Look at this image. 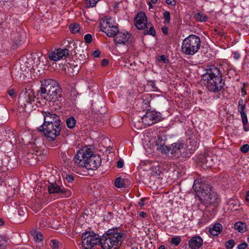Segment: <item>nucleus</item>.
I'll use <instances>...</instances> for the list:
<instances>
[{
  "label": "nucleus",
  "mask_w": 249,
  "mask_h": 249,
  "mask_svg": "<svg viewBox=\"0 0 249 249\" xmlns=\"http://www.w3.org/2000/svg\"><path fill=\"white\" fill-rule=\"evenodd\" d=\"M67 126L69 128H73L76 124V120L73 117H71L66 120Z\"/></svg>",
  "instance_id": "29"
},
{
  "label": "nucleus",
  "mask_w": 249,
  "mask_h": 249,
  "mask_svg": "<svg viewBox=\"0 0 249 249\" xmlns=\"http://www.w3.org/2000/svg\"><path fill=\"white\" fill-rule=\"evenodd\" d=\"M32 147L33 148V154H35L36 156H38L41 153V151L38 150V147L34 145Z\"/></svg>",
  "instance_id": "41"
},
{
  "label": "nucleus",
  "mask_w": 249,
  "mask_h": 249,
  "mask_svg": "<svg viewBox=\"0 0 249 249\" xmlns=\"http://www.w3.org/2000/svg\"><path fill=\"white\" fill-rule=\"evenodd\" d=\"M201 162L207 167H213L214 164V159L209 155H202L200 157Z\"/></svg>",
  "instance_id": "19"
},
{
  "label": "nucleus",
  "mask_w": 249,
  "mask_h": 249,
  "mask_svg": "<svg viewBox=\"0 0 249 249\" xmlns=\"http://www.w3.org/2000/svg\"><path fill=\"white\" fill-rule=\"evenodd\" d=\"M222 230V226L219 223H216L210 228L209 232L213 236L218 235Z\"/></svg>",
  "instance_id": "21"
},
{
  "label": "nucleus",
  "mask_w": 249,
  "mask_h": 249,
  "mask_svg": "<svg viewBox=\"0 0 249 249\" xmlns=\"http://www.w3.org/2000/svg\"><path fill=\"white\" fill-rule=\"evenodd\" d=\"M163 18L164 19V23H169L170 21V14L169 11H165L163 13Z\"/></svg>",
  "instance_id": "34"
},
{
  "label": "nucleus",
  "mask_w": 249,
  "mask_h": 249,
  "mask_svg": "<svg viewBox=\"0 0 249 249\" xmlns=\"http://www.w3.org/2000/svg\"><path fill=\"white\" fill-rule=\"evenodd\" d=\"M166 2L167 4H170L171 5H175L176 4L175 0H166Z\"/></svg>",
  "instance_id": "51"
},
{
  "label": "nucleus",
  "mask_w": 249,
  "mask_h": 249,
  "mask_svg": "<svg viewBox=\"0 0 249 249\" xmlns=\"http://www.w3.org/2000/svg\"><path fill=\"white\" fill-rule=\"evenodd\" d=\"M199 198L201 200L205 201L206 203L212 206L213 210H214L217 207L219 201L217 194L211 187H206L204 192H202V196H200Z\"/></svg>",
  "instance_id": "8"
},
{
  "label": "nucleus",
  "mask_w": 249,
  "mask_h": 249,
  "mask_svg": "<svg viewBox=\"0 0 249 249\" xmlns=\"http://www.w3.org/2000/svg\"><path fill=\"white\" fill-rule=\"evenodd\" d=\"M148 5H149V9H151V8H153V6H152V4H151V2H150V1H149V2H148Z\"/></svg>",
  "instance_id": "58"
},
{
  "label": "nucleus",
  "mask_w": 249,
  "mask_h": 249,
  "mask_svg": "<svg viewBox=\"0 0 249 249\" xmlns=\"http://www.w3.org/2000/svg\"><path fill=\"white\" fill-rule=\"evenodd\" d=\"M161 31L164 35H167L168 34V29L165 26L162 27L161 28Z\"/></svg>",
  "instance_id": "53"
},
{
  "label": "nucleus",
  "mask_w": 249,
  "mask_h": 249,
  "mask_svg": "<svg viewBox=\"0 0 249 249\" xmlns=\"http://www.w3.org/2000/svg\"><path fill=\"white\" fill-rule=\"evenodd\" d=\"M202 79L205 82L204 85L208 90L213 92L220 90L225 84L219 70L213 66L206 70Z\"/></svg>",
  "instance_id": "2"
},
{
  "label": "nucleus",
  "mask_w": 249,
  "mask_h": 249,
  "mask_svg": "<svg viewBox=\"0 0 249 249\" xmlns=\"http://www.w3.org/2000/svg\"><path fill=\"white\" fill-rule=\"evenodd\" d=\"M108 64V60L106 59H103L101 62V64L103 66H106Z\"/></svg>",
  "instance_id": "52"
},
{
  "label": "nucleus",
  "mask_w": 249,
  "mask_h": 249,
  "mask_svg": "<svg viewBox=\"0 0 249 249\" xmlns=\"http://www.w3.org/2000/svg\"><path fill=\"white\" fill-rule=\"evenodd\" d=\"M240 150L244 153H247L249 150V145L248 144H245L243 145L241 147Z\"/></svg>",
  "instance_id": "40"
},
{
  "label": "nucleus",
  "mask_w": 249,
  "mask_h": 249,
  "mask_svg": "<svg viewBox=\"0 0 249 249\" xmlns=\"http://www.w3.org/2000/svg\"><path fill=\"white\" fill-rule=\"evenodd\" d=\"M242 94L243 95H245L246 94L245 90L243 89H242Z\"/></svg>",
  "instance_id": "59"
},
{
  "label": "nucleus",
  "mask_w": 249,
  "mask_h": 249,
  "mask_svg": "<svg viewBox=\"0 0 249 249\" xmlns=\"http://www.w3.org/2000/svg\"><path fill=\"white\" fill-rule=\"evenodd\" d=\"M246 108V101L243 99H241L238 101V111L240 113V114L245 113V109Z\"/></svg>",
  "instance_id": "25"
},
{
  "label": "nucleus",
  "mask_w": 249,
  "mask_h": 249,
  "mask_svg": "<svg viewBox=\"0 0 249 249\" xmlns=\"http://www.w3.org/2000/svg\"><path fill=\"white\" fill-rule=\"evenodd\" d=\"M85 41L88 44L91 43L92 41V37L91 35L89 34H86L84 36Z\"/></svg>",
  "instance_id": "38"
},
{
  "label": "nucleus",
  "mask_w": 249,
  "mask_h": 249,
  "mask_svg": "<svg viewBox=\"0 0 249 249\" xmlns=\"http://www.w3.org/2000/svg\"><path fill=\"white\" fill-rule=\"evenodd\" d=\"M202 239L199 236H196L191 238L188 245L191 249H198L202 246Z\"/></svg>",
  "instance_id": "18"
},
{
  "label": "nucleus",
  "mask_w": 249,
  "mask_h": 249,
  "mask_svg": "<svg viewBox=\"0 0 249 249\" xmlns=\"http://www.w3.org/2000/svg\"><path fill=\"white\" fill-rule=\"evenodd\" d=\"M124 234L120 228L108 230L102 237V249H118L121 245Z\"/></svg>",
  "instance_id": "4"
},
{
  "label": "nucleus",
  "mask_w": 249,
  "mask_h": 249,
  "mask_svg": "<svg viewBox=\"0 0 249 249\" xmlns=\"http://www.w3.org/2000/svg\"><path fill=\"white\" fill-rule=\"evenodd\" d=\"M68 153L66 151L63 152L61 153V159L65 163H69L70 158H71V155H69V156H68Z\"/></svg>",
  "instance_id": "33"
},
{
  "label": "nucleus",
  "mask_w": 249,
  "mask_h": 249,
  "mask_svg": "<svg viewBox=\"0 0 249 249\" xmlns=\"http://www.w3.org/2000/svg\"><path fill=\"white\" fill-rule=\"evenodd\" d=\"M39 132L43 133L44 136L50 141H54L59 135L61 129V124H43L37 128Z\"/></svg>",
  "instance_id": "7"
},
{
  "label": "nucleus",
  "mask_w": 249,
  "mask_h": 249,
  "mask_svg": "<svg viewBox=\"0 0 249 249\" xmlns=\"http://www.w3.org/2000/svg\"><path fill=\"white\" fill-rule=\"evenodd\" d=\"M8 94L11 98H14L16 96V92L14 89H10L8 90Z\"/></svg>",
  "instance_id": "45"
},
{
  "label": "nucleus",
  "mask_w": 249,
  "mask_h": 249,
  "mask_svg": "<svg viewBox=\"0 0 249 249\" xmlns=\"http://www.w3.org/2000/svg\"><path fill=\"white\" fill-rule=\"evenodd\" d=\"M158 0H151V2L153 3H156L157 2Z\"/></svg>",
  "instance_id": "61"
},
{
  "label": "nucleus",
  "mask_w": 249,
  "mask_h": 249,
  "mask_svg": "<svg viewBox=\"0 0 249 249\" xmlns=\"http://www.w3.org/2000/svg\"><path fill=\"white\" fill-rule=\"evenodd\" d=\"M42 113L44 117V124H61L59 116L52 111H42Z\"/></svg>",
  "instance_id": "14"
},
{
  "label": "nucleus",
  "mask_w": 249,
  "mask_h": 249,
  "mask_svg": "<svg viewBox=\"0 0 249 249\" xmlns=\"http://www.w3.org/2000/svg\"><path fill=\"white\" fill-rule=\"evenodd\" d=\"M102 31L105 32L109 37H114V36H116L119 30L117 26L111 25V27L105 29L104 30H102Z\"/></svg>",
  "instance_id": "20"
},
{
  "label": "nucleus",
  "mask_w": 249,
  "mask_h": 249,
  "mask_svg": "<svg viewBox=\"0 0 249 249\" xmlns=\"http://www.w3.org/2000/svg\"><path fill=\"white\" fill-rule=\"evenodd\" d=\"M111 25H113L112 23V19L111 18L106 19L100 24L101 31L107 29V28L111 27Z\"/></svg>",
  "instance_id": "22"
},
{
  "label": "nucleus",
  "mask_w": 249,
  "mask_h": 249,
  "mask_svg": "<svg viewBox=\"0 0 249 249\" xmlns=\"http://www.w3.org/2000/svg\"><path fill=\"white\" fill-rule=\"evenodd\" d=\"M60 86L55 80L52 79H45L41 82V88L38 91L37 95L39 94L40 97L42 98L53 90V89L58 88Z\"/></svg>",
  "instance_id": "11"
},
{
  "label": "nucleus",
  "mask_w": 249,
  "mask_h": 249,
  "mask_svg": "<svg viewBox=\"0 0 249 249\" xmlns=\"http://www.w3.org/2000/svg\"><path fill=\"white\" fill-rule=\"evenodd\" d=\"M161 116L159 113L149 110L141 118L142 123L145 126L151 125L160 120Z\"/></svg>",
  "instance_id": "12"
},
{
  "label": "nucleus",
  "mask_w": 249,
  "mask_h": 249,
  "mask_svg": "<svg viewBox=\"0 0 249 249\" xmlns=\"http://www.w3.org/2000/svg\"><path fill=\"white\" fill-rule=\"evenodd\" d=\"M132 39L133 37L132 35L128 32H118L114 40L116 44L128 45L132 42Z\"/></svg>",
  "instance_id": "15"
},
{
  "label": "nucleus",
  "mask_w": 249,
  "mask_h": 249,
  "mask_svg": "<svg viewBox=\"0 0 249 249\" xmlns=\"http://www.w3.org/2000/svg\"><path fill=\"white\" fill-rule=\"evenodd\" d=\"M206 187H210V186L203 183L201 180L197 179L194 181L193 188L199 198L200 196H202V192H204Z\"/></svg>",
  "instance_id": "16"
},
{
  "label": "nucleus",
  "mask_w": 249,
  "mask_h": 249,
  "mask_svg": "<svg viewBox=\"0 0 249 249\" xmlns=\"http://www.w3.org/2000/svg\"><path fill=\"white\" fill-rule=\"evenodd\" d=\"M114 184L117 188H124L125 185L124 184V179L120 177L116 178Z\"/></svg>",
  "instance_id": "26"
},
{
  "label": "nucleus",
  "mask_w": 249,
  "mask_h": 249,
  "mask_svg": "<svg viewBox=\"0 0 249 249\" xmlns=\"http://www.w3.org/2000/svg\"><path fill=\"white\" fill-rule=\"evenodd\" d=\"M24 38V33L23 32L22 35H20L18 32L14 33L12 35L11 42L13 48L15 49L20 45L23 42Z\"/></svg>",
  "instance_id": "17"
},
{
  "label": "nucleus",
  "mask_w": 249,
  "mask_h": 249,
  "mask_svg": "<svg viewBox=\"0 0 249 249\" xmlns=\"http://www.w3.org/2000/svg\"><path fill=\"white\" fill-rule=\"evenodd\" d=\"M68 55L69 51L67 49H57L48 54L49 59L54 61L65 59Z\"/></svg>",
  "instance_id": "13"
},
{
  "label": "nucleus",
  "mask_w": 249,
  "mask_h": 249,
  "mask_svg": "<svg viewBox=\"0 0 249 249\" xmlns=\"http://www.w3.org/2000/svg\"><path fill=\"white\" fill-rule=\"evenodd\" d=\"M151 100L150 97L145 96L143 98V102L142 103V108L143 110H146L147 111L150 110V101Z\"/></svg>",
  "instance_id": "24"
},
{
  "label": "nucleus",
  "mask_w": 249,
  "mask_h": 249,
  "mask_svg": "<svg viewBox=\"0 0 249 249\" xmlns=\"http://www.w3.org/2000/svg\"><path fill=\"white\" fill-rule=\"evenodd\" d=\"M69 29L73 34L78 33L80 30V26L77 23H73L69 25Z\"/></svg>",
  "instance_id": "31"
},
{
  "label": "nucleus",
  "mask_w": 249,
  "mask_h": 249,
  "mask_svg": "<svg viewBox=\"0 0 249 249\" xmlns=\"http://www.w3.org/2000/svg\"><path fill=\"white\" fill-rule=\"evenodd\" d=\"M48 190L50 194L60 195L63 197H68L71 195V192L70 190L65 188L62 185H59L56 182H49Z\"/></svg>",
  "instance_id": "10"
},
{
  "label": "nucleus",
  "mask_w": 249,
  "mask_h": 249,
  "mask_svg": "<svg viewBox=\"0 0 249 249\" xmlns=\"http://www.w3.org/2000/svg\"><path fill=\"white\" fill-rule=\"evenodd\" d=\"M2 160H0V171L2 170Z\"/></svg>",
  "instance_id": "60"
},
{
  "label": "nucleus",
  "mask_w": 249,
  "mask_h": 249,
  "mask_svg": "<svg viewBox=\"0 0 249 249\" xmlns=\"http://www.w3.org/2000/svg\"><path fill=\"white\" fill-rule=\"evenodd\" d=\"M241 117L242 119V121L243 123V124L244 125V129L246 131H248L249 130V128L246 126V125L248 124V121L247 116L246 113H243V114H241Z\"/></svg>",
  "instance_id": "32"
},
{
  "label": "nucleus",
  "mask_w": 249,
  "mask_h": 249,
  "mask_svg": "<svg viewBox=\"0 0 249 249\" xmlns=\"http://www.w3.org/2000/svg\"><path fill=\"white\" fill-rule=\"evenodd\" d=\"M156 149L159 151L167 156L173 155L178 158L189 157L190 153L187 149L185 145L181 142H178L167 146L164 145V142L162 143L161 140L158 139L156 142Z\"/></svg>",
  "instance_id": "3"
},
{
  "label": "nucleus",
  "mask_w": 249,
  "mask_h": 249,
  "mask_svg": "<svg viewBox=\"0 0 249 249\" xmlns=\"http://www.w3.org/2000/svg\"><path fill=\"white\" fill-rule=\"evenodd\" d=\"M42 99L49 102L55 103L57 106L60 107L63 105V95L60 87L53 89L50 92L42 97Z\"/></svg>",
  "instance_id": "9"
},
{
  "label": "nucleus",
  "mask_w": 249,
  "mask_h": 249,
  "mask_svg": "<svg viewBox=\"0 0 249 249\" xmlns=\"http://www.w3.org/2000/svg\"><path fill=\"white\" fill-rule=\"evenodd\" d=\"M195 18L197 20L200 22H205L208 19L207 17L205 14L201 13H196L195 15Z\"/></svg>",
  "instance_id": "30"
},
{
  "label": "nucleus",
  "mask_w": 249,
  "mask_h": 249,
  "mask_svg": "<svg viewBox=\"0 0 249 249\" xmlns=\"http://www.w3.org/2000/svg\"><path fill=\"white\" fill-rule=\"evenodd\" d=\"M73 160L77 165L84 167L89 170L97 168L101 163L100 156L93 154L91 149L88 147H84L78 150Z\"/></svg>",
  "instance_id": "1"
},
{
  "label": "nucleus",
  "mask_w": 249,
  "mask_h": 249,
  "mask_svg": "<svg viewBox=\"0 0 249 249\" xmlns=\"http://www.w3.org/2000/svg\"><path fill=\"white\" fill-rule=\"evenodd\" d=\"M100 0H86L87 6L94 7Z\"/></svg>",
  "instance_id": "37"
},
{
  "label": "nucleus",
  "mask_w": 249,
  "mask_h": 249,
  "mask_svg": "<svg viewBox=\"0 0 249 249\" xmlns=\"http://www.w3.org/2000/svg\"><path fill=\"white\" fill-rule=\"evenodd\" d=\"M246 200L248 201H249V191L247 193V196H246Z\"/></svg>",
  "instance_id": "56"
},
{
  "label": "nucleus",
  "mask_w": 249,
  "mask_h": 249,
  "mask_svg": "<svg viewBox=\"0 0 249 249\" xmlns=\"http://www.w3.org/2000/svg\"><path fill=\"white\" fill-rule=\"evenodd\" d=\"M5 247V243L2 240V237H0V249H4Z\"/></svg>",
  "instance_id": "46"
},
{
  "label": "nucleus",
  "mask_w": 249,
  "mask_h": 249,
  "mask_svg": "<svg viewBox=\"0 0 249 249\" xmlns=\"http://www.w3.org/2000/svg\"><path fill=\"white\" fill-rule=\"evenodd\" d=\"M32 234L34 237L35 240L36 241H41L43 239L42 234L39 231H33L32 232Z\"/></svg>",
  "instance_id": "27"
},
{
  "label": "nucleus",
  "mask_w": 249,
  "mask_h": 249,
  "mask_svg": "<svg viewBox=\"0 0 249 249\" xmlns=\"http://www.w3.org/2000/svg\"><path fill=\"white\" fill-rule=\"evenodd\" d=\"M235 245V242L233 240H229L226 244V247L228 249H231Z\"/></svg>",
  "instance_id": "39"
},
{
  "label": "nucleus",
  "mask_w": 249,
  "mask_h": 249,
  "mask_svg": "<svg viewBox=\"0 0 249 249\" xmlns=\"http://www.w3.org/2000/svg\"><path fill=\"white\" fill-rule=\"evenodd\" d=\"M50 246L52 249H59L62 244L56 239H52L50 241Z\"/></svg>",
  "instance_id": "28"
},
{
  "label": "nucleus",
  "mask_w": 249,
  "mask_h": 249,
  "mask_svg": "<svg viewBox=\"0 0 249 249\" xmlns=\"http://www.w3.org/2000/svg\"><path fill=\"white\" fill-rule=\"evenodd\" d=\"M159 61H162L164 63H167L168 62V59H167L166 57L164 55H162L160 56Z\"/></svg>",
  "instance_id": "44"
},
{
  "label": "nucleus",
  "mask_w": 249,
  "mask_h": 249,
  "mask_svg": "<svg viewBox=\"0 0 249 249\" xmlns=\"http://www.w3.org/2000/svg\"><path fill=\"white\" fill-rule=\"evenodd\" d=\"M65 178L68 182H71L73 180V177L71 175L66 174Z\"/></svg>",
  "instance_id": "42"
},
{
  "label": "nucleus",
  "mask_w": 249,
  "mask_h": 249,
  "mask_svg": "<svg viewBox=\"0 0 249 249\" xmlns=\"http://www.w3.org/2000/svg\"><path fill=\"white\" fill-rule=\"evenodd\" d=\"M146 200V198H141L140 201L138 202V204L141 206H143L145 205L144 201Z\"/></svg>",
  "instance_id": "50"
},
{
  "label": "nucleus",
  "mask_w": 249,
  "mask_h": 249,
  "mask_svg": "<svg viewBox=\"0 0 249 249\" xmlns=\"http://www.w3.org/2000/svg\"><path fill=\"white\" fill-rule=\"evenodd\" d=\"M124 165V161L120 159L117 161V166L119 168H121L123 167Z\"/></svg>",
  "instance_id": "48"
},
{
  "label": "nucleus",
  "mask_w": 249,
  "mask_h": 249,
  "mask_svg": "<svg viewBox=\"0 0 249 249\" xmlns=\"http://www.w3.org/2000/svg\"><path fill=\"white\" fill-rule=\"evenodd\" d=\"M3 182V180L1 178H0V185H2V183Z\"/></svg>",
  "instance_id": "62"
},
{
  "label": "nucleus",
  "mask_w": 249,
  "mask_h": 249,
  "mask_svg": "<svg viewBox=\"0 0 249 249\" xmlns=\"http://www.w3.org/2000/svg\"><path fill=\"white\" fill-rule=\"evenodd\" d=\"M247 240H248V242L249 243V236H248Z\"/></svg>",
  "instance_id": "63"
},
{
  "label": "nucleus",
  "mask_w": 249,
  "mask_h": 249,
  "mask_svg": "<svg viewBox=\"0 0 249 249\" xmlns=\"http://www.w3.org/2000/svg\"><path fill=\"white\" fill-rule=\"evenodd\" d=\"M233 58L236 60L238 59L240 56L239 53L236 52L233 53Z\"/></svg>",
  "instance_id": "49"
},
{
  "label": "nucleus",
  "mask_w": 249,
  "mask_h": 249,
  "mask_svg": "<svg viewBox=\"0 0 249 249\" xmlns=\"http://www.w3.org/2000/svg\"><path fill=\"white\" fill-rule=\"evenodd\" d=\"M234 227L240 232H245L247 231V226L245 223L238 222L236 223Z\"/></svg>",
  "instance_id": "23"
},
{
  "label": "nucleus",
  "mask_w": 249,
  "mask_h": 249,
  "mask_svg": "<svg viewBox=\"0 0 249 249\" xmlns=\"http://www.w3.org/2000/svg\"><path fill=\"white\" fill-rule=\"evenodd\" d=\"M248 245L247 243L244 242V243L239 244L237 246V248L238 249H245L248 247Z\"/></svg>",
  "instance_id": "43"
},
{
  "label": "nucleus",
  "mask_w": 249,
  "mask_h": 249,
  "mask_svg": "<svg viewBox=\"0 0 249 249\" xmlns=\"http://www.w3.org/2000/svg\"><path fill=\"white\" fill-rule=\"evenodd\" d=\"M22 97L24 98V99H25V101L27 103L31 102V101H32L29 95L27 94L26 92L23 93L22 94H20L19 96V98L20 99V100L22 99Z\"/></svg>",
  "instance_id": "36"
},
{
  "label": "nucleus",
  "mask_w": 249,
  "mask_h": 249,
  "mask_svg": "<svg viewBox=\"0 0 249 249\" xmlns=\"http://www.w3.org/2000/svg\"><path fill=\"white\" fill-rule=\"evenodd\" d=\"M135 25L139 30L144 29V35L156 36V31L151 23L147 22V18L144 13H139L134 19Z\"/></svg>",
  "instance_id": "6"
},
{
  "label": "nucleus",
  "mask_w": 249,
  "mask_h": 249,
  "mask_svg": "<svg viewBox=\"0 0 249 249\" xmlns=\"http://www.w3.org/2000/svg\"><path fill=\"white\" fill-rule=\"evenodd\" d=\"M248 249H249V248Z\"/></svg>",
  "instance_id": "64"
},
{
  "label": "nucleus",
  "mask_w": 249,
  "mask_h": 249,
  "mask_svg": "<svg viewBox=\"0 0 249 249\" xmlns=\"http://www.w3.org/2000/svg\"><path fill=\"white\" fill-rule=\"evenodd\" d=\"M200 45L199 37L195 35H191L183 40L181 51L186 55H193L198 52Z\"/></svg>",
  "instance_id": "5"
},
{
  "label": "nucleus",
  "mask_w": 249,
  "mask_h": 249,
  "mask_svg": "<svg viewBox=\"0 0 249 249\" xmlns=\"http://www.w3.org/2000/svg\"><path fill=\"white\" fill-rule=\"evenodd\" d=\"M139 215L142 217L145 218L146 217L147 214L144 212H141L139 213Z\"/></svg>",
  "instance_id": "54"
},
{
  "label": "nucleus",
  "mask_w": 249,
  "mask_h": 249,
  "mask_svg": "<svg viewBox=\"0 0 249 249\" xmlns=\"http://www.w3.org/2000/svg\"><path fill=\"white\" fill-rule=\"evenodd\" d=\"M100 54L101 52L98 50L94 51L92 53V55L94 57H99L100 56Z\"/></svg>",
  "instance_id": "47"
},
{
  "label": "nucleus",
  "mask_w": 249,
  "mask_h": 249,
  "mask_svg": "<svg viewBox=\"0 0 249 249\" xmlns=\"http://www.w3.org/2000/svg\"><path fill=\"white\" fill-rule=\"evenodd\" d=\"M4 224V221L2 219L0 218V226H2Z\"/></svg>",
  "instance_id": "57"
},
{
  "label": "nucleus",
  "mask_w": 249,
  "mask_h": 249,
  "mask_svg": "<svg viewBox=\"0 0 249 249\" xmlns=\"http://www.w3.org/2000/svg\"><path fill=\"white\" fill-rule=\"evenodd\" d=\"M25 213V212H24L23 210H22V211H18V214L19 215H24Z\"/></svg>",
  "instance_id": "55"
},
{
  "label": "nucleus",
  "mask_w": 249,
  "mask_h": 249,
  "mask_svg": "<svg viewBox=\"0 0 249 249\" xmlns=\"http://www.w3.org/2000/svg\"><path fill=\"white\" fill-rule=\"evenodd\" d=\"M181 242V238L179 236H175L171 239V243L175 246H178Z\"/></svg>",
  "instance_id": "35"
}]
</instances>
